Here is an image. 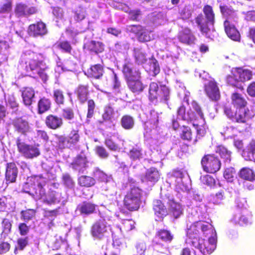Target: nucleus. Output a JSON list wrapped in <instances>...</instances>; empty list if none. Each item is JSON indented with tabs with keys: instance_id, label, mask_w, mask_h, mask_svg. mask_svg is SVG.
Listing matches in <instances>:
<instances>
[{
	"instance_id": "774afa93",
	"label": "nucleus",
	"mask_w": 255,
	"mask_h": 255,
	"mask_svg": "<svg viewBox=\"0 0 255 255\" xmlns=\"http://www.w3.org/2000/svg\"><path fill=\"white\" fill-rule=\"evenodd\" d=\"M95 151L96 154L101 158L106 159L109 156V154L106 148L102 146L96 147Z\"/></svg>"
},
{
	"instance_id": "37998d69",
	"label": "nucleus",
	"mask_w": 255,
	"mask_h": 255,
	"mask_svg": "<svg viewBox=\"0 0 255 255\" xmlns=\"http://www.w3.org/2000/svg\"><path fill=\"white\" fill-rule=\"evenodd\" d=\"M133 57L135 62L138 64H142L147 61L146 53L141 48H134L133 50Z\"/></svg>"
},
{
	"instance_id": "c03bdc74",
	"label": "nucleus",
	"mask_w": 255,
	"mask_h": 255,
	"mask_svg": "<svg viewBox=\"0 0 255 255\" xmlns=\"http://www.w3.org/2000/svg\"><path fill=\"white\" fill-rule=\"evenodd\" d=\"M240 177L246 180L253 181L255 179V174L254 171L248 167L242 168L239 172Z\"/></svg>"
},
{
	"instance_id": "680f3d73",
	"label": "nucleus",
	"mask_w": 255,
	"mask_h": 255,
	"mask_svg": "<svg viewBox=\"0 0 255 255\" xmlns=\"http://www.w3.org/2000/svg\"><path fill=\"white\" fill-rule=\"evenodd\" d=\"M169 175L170 178H174L175 180H182L184 176V172L182 169L176 168L173 169L169 173Z\"/></svg>"
},
{
	"instance_id": "393cba45",
	"label": "nucleus",
	"mask_w": 255,
	"mask_h": 255,
	"mask_svg": "<svg viewBox=\"0 0 255 255\" xmlns=\"http://www.w3.org/2000/svg\"><path fill=\"white\" fill-rule=\"evenodd\" d=\"M75 94L79 103L84 104L88 100L89 87L88 85H80L76 89Z\"/></svg>"
},
{
	"instance_id": "8fccbe9b",
	"label": "nucleus",
	"mask_w": 255,
	"mask_h": 255,
	"mask_svg": "<svg viewBox=\"0 0 255 255\" xmlns=\"http://www.w3.org/2000/svg\"><path fill=\"white\" fill-rule=\"evenodd\" d=\"M36 210L34 209H27L20 212V218L24 221L27 222L35 218Z\"/></svg>"
},
{
	"instance_id": "13d9d810",
	"label": "nucleus",
	"mask_w": 255,
	"mask_h": 255,
	"mask_svg": "<svg viewBox=\"0 0 255 255\" xmlns=\"http://www.w3.org/2000/svg\"><path fill=\"white\" fill-rule=\"evenodd\" d=\"M56 136L58 140V144L60 147L62 148L72 147L70 145L68 136L66 137L63 135H56Z\"/></svg>"
},
{
	"instance_id": "0eeeda50",
	"label": "nucleus",
	"mask_w": 255,
	"mask_h": 255,
	"mask_svg": "<svg viewBox=\"0 0 255 255\" xmlns=\"http://www.w3.org/2000/svg\"><path fill=\"white\" fill-rule=\"evenodd\" d=\"M142 191L137 187L130 188L123 200L124 206L130 212L138 211L141 204Z\"/></svg>"
},
{
	"instance_id": "09e8293b",
	"label": "nucleus",
	"mask_w": 255,
	"mask_h": 255,
	"mask_svg": "<svg viewBox=\"0 0 255 255\" xmlns=\"http://www.w3.org/2000/svg\"><path fill=\"white\" fill-rule=\"evenodd\" d=\"M57 47L62 52L71 54L73 50L72 46L69 41L67 40H61L57 43Z\"/></svg>"
},
{
	"instance_id": "412c9836",
	"label": "nucleus",
	"mask_w": 255,
	"mask_h": 255,
	"mask_svg": "<svg viewBox=\"0 0 255 255\" xmlns=\"http://www.w3.org/2000/svg\"><path fill=\"white\" fill-rule=\"evenodd\" d=\"M83 49L90 53L98 54L105 50V45L101 41L91 40L83 45Z\"/></svg>"
},
{
	"instance_id": "5701e85b",
	"label": "nucleus",
	"mask_w": 255,
	"mask_h": 255,
	"mask_svg": "<svg viewBox=\"0 0 255 255\" xmlns=\"http://www.w3.org/2000/svg\"><path fill=\"white\" fill-rule=\"evenodd\" d=\"M18 174V168L14 162L7 163L6 166L5 179L6 183L16 181Z\"/></svg>"
},
{
	"instance_id": "2f4dec72",
	"label": "nucleus",
	"mask_w": 255,
	"mask_h": 255,
	"mask_svg": "<svg viewBox=\"0 0 255 255\" xmlns=\"http://www.w3.org/2000/svg\"><path fill=\"white\" fill-rule=\"evenodd\" d=\"M23 103L26 106H30L35 97L34 90L30 87L24 88L21 92Z\"/></svg>"
},
{
	"instance_id": "e433bc0d",
	"label": "nucleus",
	"mask_w": 255,
	"mask_h": 255,
	"mask_svg": "<svg viewBox=\"0 0 255 255\" xmlns=\"http://www.w3.org/2000/svg\"><path fill=\"white\" fill-rule=\"evenodd\" d=\"M128 155L133 161L139 160L144 156L142 148L137 144H135L129 150Z\"/></svg>"
},
{
	"instance_id": "ea45409f",
	"label": "nucleus",
	"mask_w": 255,
	"mask_h": 255,
	"mask_svg": "<svg viewBox=\"0 0 255 255\" xmlns=\"http://www.w3.org/2000/svg\"><path fill=\"white\" fill-rule=\"evenodd\" d=\"M1 225L2 231L0 234V239L4 240L11 231L12 224L8 219L4 218L2 220Z\"/></svg>"
},
{
	"instance_id": "dca6fc26",
	"label": "nucleus",
	"mask_w": 255,
	"mask_h": 255,
	"mask_svg": "<svg viewBox=\"0 0 255 255\" xmlns=\"http://www.w3.org/2000/svg\"><path fill=\"white\" fill-rule=\"evenodd\" d=\"M89 161L84 154H78L70 163V167L79 173H83L88 167Z\"/></svg>"
},
{
	"instance_id": "49530a36",
	"label": "nucleus",
	"mask_w": 255,
	"mask_h": 255,
	"mask_svg": "<svg viewBox=\"0 0 255 255\" xmlns=\"http://www.w3.org/2000/svg\"><path fill=\"white\" fill-rule=\"evenodd\" d=\"M67 136L69 141L70 142V145L72 146V147H74L80 140L79 129L77 128H73Z\"/></svg>"
},
{
	"instance_id": "c9c22d12",
	"label": "nucleus",
	"mask_w": 255,
	"mask_h": 255,
	"mask_svg": "<svg viewBox=\"0 0 255 255\" xmlns=\"http://www.w3.org/2000/svg\"><path fill=\"white\" fill-rule=\"evenodd\" d=\"M179 136L182 140L190 142L193 138V132L189 127L183 125L180 128Z\"/></svg>"
},
{
	"instance_id": "c756f323",
	"label": "nucleus",
	"mask_w": 255,
	"mask_h": 255,
	"mask_svg": "<svg viewBox=\"0 0 255 255\" xmlns=\"http://www.w3.org/2000/svg\"><path fill=\"white\" fill-rule=\"evenodd\" d=\"M232 105L236 108H247L248 102L245 97L240 93L234 92L231 95Z\"/></svg>"
},
{
	"instance_id": "c85d7f7f",
	"label": "nucleus",
	"mask_w": 255,
	"mask_h": 255,
	"mask_svg": "<svg viewBox=\"0 0 255 255\" xmlns=\"http://www.w3.org/2000/svg\"><path fill=\"white\" fill-rule=\"evenodd\" d=\"M140 78H135L127 81L129 90L133 94L138 95L143 91L145 85L140 80Z\"/></svg>"
},
{
	"instance_id": "f3484780",
	"label": "nucleus",
	"mask_w": 255,
	"mask_h": 255,
	"mask_svg": "<svg viewBox=\"0 0 255 255\" xmlns=\"http://www.w3.org/2000/svg\"><path fill=\"white\" fill-rule=\"evenodd\" d=\"M44 122L46 126L52 130L60 128L63 125L62 118L52 114L45 117Z\"/></svg>"
},
{
	"instance_id": "20e7f679",
	"label": "nucleus",
	"mask_w": 255,
	"mask_h": 255,
	"mask_svg": "<svg viewBox=\"0 0 255 255\" xmlns=\"http://www.w3.org/2000/svg\"><path fill=\"white\" fill-rule=\"evenodd\" d=\"M202 10L204 16L200 13L195 18V21L201 33L207 36L210 30L209 25L215 24V13L213 7L209 4H205Z\"/></svg>"
},
{
	"instance_id": "7c9ffc66",
	"label": "nucleus",
	"mask_w": 255,
	"mask_h": 255,
	"mask_svg": "<svg viewBox=\"0 0 255 255\" xmlns=\"http://www.w3.org/2000/svg\"><path fill=\"white\" fill-rule=\"evenodd\" d=\"M219 8L222 16L226 18L225 20L230 21L237 18L236 10L232 6H228L226 4H220Z\"/></svg>"
},
{
	"instance_id": "9d476101",
	"label": "nucleus",
	"mask_w": 255,
	"mask_h": 255,
	"mask_svg": "<svg viewBox=\"0 0 255 255\" xmlns=\"http://www.w3.org/2000/svg\"><path fill=\"white\" fill-rule=\"evenodd\" d=\"M203 170L207 173H215L220 170L221 163L219 158L213 154L205 155L201 159Z\"/></svg>"
},
{
	"instance_id": "aec40b11",
	"label": "nucleus",
	"mask_w": 255,
	"mask_h": 255,
	"mask_svg": "<svg viewBox=\"0 0 255 255\" xmlns=\"http://www.w3.org/2000/svg\"><path fill=\"white\" fill-rule=\"evenodd\" d=\"M122 71L127 81L135 78H140L139 70L134 68L132 64L129 62L124 64Z\"/></svg>"
},
{
	"instance_id": "4468645a",
	"label": "nucleus",
	"mask_w": 255,
	"mask_h": 255,
	"mask_svg": "<svg viewBox=\"0 0 255 255\" xmlns=\"http://www.w3.org/2000/svg\"><path fill=\"white\" fill-rule=\"evenodd\" d=\"M27 32L30 36L34 37H41L48 33L46 24L41 20L30 24L27 29Z\"/></svg>"
},
{
	"instance_id": "cd10ccee",
	"label": "nucleus",
	"mask_w": 255,
	"mask_h": 255,
	"mask_svg": "<svg viewBox=\"0 0 255 255\" xmlns=\"http://www.w3.org/2000/svg\"><path fill=\"white\" fill-rule=\"evenodd\" d=\"M224 26L225 32L229 38L234 41H240V34L235 26L232 24L230 21L225 20Z\"/></svg>"
},
{
	"instance_id": "052dcab7",
	"label": "nucleus",
	"mask_w": 255,
	"mask_h": 255,
	"mask_svg": "<svg viewBox=\"0 0 255 255\" xmlns=\"http://www.w3.org/2000/svg\"><path fill=\"white\" fill-rule=\"evenodd\" d=\"M235 170L233 167L226 168L224 172V177L228 182H233L235 178Z\"/></svg>"
},
{
	"instance_id": "f8f14e48",
	"label": "nucleus",
	"mask_w": 255,
	"mask_h": 255,
	"mask_svg": "<svg viewBox=\"0 0 255 255\" xmlns=\"http://www.w3.org/2000/svg\"><path fill=\"white\" fill-rule=\"evenodd\" d=\"M14 130L17 133L26 135L30 132V127L28 121L23 117H15L12 121Z\"/></svg>"
},
{
	"instance_id": "e2e57ef3",
	"label": "nucleus",
	"mask_w": 255,
	"mask_h": 255,
	"mask_svg": "<svg viewBox=\"0 0 255 255\" xmlns=\"http://www.w3.org/2000/svg\"><path fill=\"white\" fill-rule=\"evenodd\" d=\"M104 143L111 150L116 151H120L121 149V147L119 145L115 143L111 138H107L105 139Z\"/></svg>"
},
{
	"instance_id": "a18cd8bd",
	"label": "nucleus",
	"mask_w": 255,
	"mask_h": 255,
	"mask_svg": "<svg viewBox=\"0 0 255 255\" xmlns=\"http://www.w3.org/2000/svg\"><path fill=\"white\" fill-rule=\"evenodd\" d=\"M121 124L124 129L129 130L134 127V121L132 117L128 115H125L121 118Z\"/></svg>"
},
{
	"instance_id": "603ef678",
	"label": "nucleus",
	"mask_w": 255,
	"mask_h": 255,
	"mask_svg": "<svg viewBox=\"0 0 255 255\" xmlns=\"http://www.w3.org/2000/svg\"><path fill=\"white\" fill-rule=\"evenodd\" d=\"M152 32L151 30H148L144 26L141 31L137 36V39L140 42H146L151 41L152 39V36L150 35Z\"/></svg>"
},
{
	"instance_id": "a211bd4d",
	"label": "nucleus",
	"mask_w": 255,
	"mask_h": 255,
	"mask_svg": "<svg viewBox=\"0 0 255 255\" xmlns=\"http://www.w3.org/2000/svg\"><path fill=\"white\" fill-rule=\"evenodd\" d=\"M152 209L154 215L159 221H162L164 218L168 214V210L166 206L164 205V203L159 199L153 201Z\"/></svg>"
},
{
	"instance_id": "f257e3e1",
	"label": "nucleus",
	"mask_w": 255,
	"mask_h": 255,
	"mask_svg": "<svg viewBox=\"0 0 255 255\" xmlns=\"http://www.w3.org/2000/svg\"><path fill=\"white\" fill-rule=\"evenodd\" d=\"M186 235L187 243L204 255L211 254L216 248V233L211 223L196 221L187 229Z\"/></svg>"
},
{
	"instance_id": "7ed1b4c3",
	"label": "nucleus",
	"mask_w": 255,
	"mask_h": 255,
	"mask_svg": "<svg viewBox=\"0 0 255 255\" xmlns=\"http://www.w3.org/2000/svg\"><path fill=\"white\" fill-rule=\"evenodd\" d=\"M253 71L243 67L233 68L231 73L226 77V82L228 85L237 88L241 91L244 90V87L241 83H245L253 78Z\"/></svg>"
},
{
	"instance_id": "4d7b16f0",
	"label": "nucleus",
	"mask_w": 255,
	"mask_h": 255,
	"mask_svg": "<svg viewBox=\"0 0 255 255\" xmlns=\"http://www.w3.org/2000/svg\"><path fill=\"white\" fill-rule=\"evenodd\" d=\"M62 119L67 121H71L74 119L75 114L73 110L71 108H65L61 110Z\"/></svg>"
},
{
	"instance_id": "6e6552de",
	"label": "nucleus",
	"mask_w": 255,
	"mask_h": 255,
	"mask_svg": "<svg viewBox=\"0 0 255 255\" xmlns=\"http://www.w3.org/2000/svg\"><path fill=\"white\" fill-rule=\"evenodd\" d=\"M110 225L105 217L96 221L91 226L90 234L95 239L102 240L107 237L109 234Z\"/></svg>"
},
{
	"instance_id": "3c124183",
	"label": "nucleus",
	"mask_w": 255,
	"mask_h": 255,
	"mask_svg": "<svg viewBox=\"0 0 255 255\" xmlns=\"http://www.w3.org/2000/svg\"><path fill=\"white\" fill-rule=\"evenodd\" d=\"M53 99L55 103L58 106L63 105L65 103V96L64 92L60 89L53 90Z\"/></svg>"
},
{
	"instance_id": "ddd939ff",
	"label": "nucleus",
	"mask_w": 255,
	"mask_h": 255,
	"mask_svg": "<svg viewBox=\"0 0 255 255\" xmlns=\"http://www.w3.org/2000/svg\"><path fill=\"white\" fill-rule=\"evenodd\" d=\"M177 37L179 42L188 45L195 44L196 40V36L188 27L182 26Z\"/></svg>"
},
{
	"instance_id": "a19ab883",
	"label": "nucleus",
	"mask_w": 255,
	"mask_h": 255,
	"mask_svg": "<svg viewBox=\"0 0 255 255\" xmlns=\"http://www.w3.org/2000/svg\"><path fill=\"white\" fill-rule=\"evenodd\" d=\"M78 184L83 187H91L96 184V180L93 177L81 175L78 179Z\"/></svg>"
},
{
	"instance_id": "69168bd1",
	"label": "nucleus",
	"mask_w": 255,
	"mask_h": 255,
	"mask_svg": "<svg viewBox=\"0 0 255 255\" xmlns=\"http://www.w3.org/2000/svg\"><path fill=\"white\" fill-rule=\"evenodd\" d=\"M95 177L101 182H107L108 181V175L103 171L97 169L94 172Z\"/></svg>"
},
{
	"instance_id": "4c0bfd02",
	"label": "nucleus",
	"mask_w": 255,
	"mask_h": 255,
	"mask_svg": "<svg viewBox=\"0 0 255 255\" xmlns=\"http://www.w3.org/2000/svg\"><path fill=\"white\" fill-rule=\"evenodd\" d=\"M243 156L246 160L255 162V140L253 139L249 142Z\"/></svg>"
},
{
	"instance_id": "5fc2aeb1",
	"label": "nucleus",
	"mask_w": 255,
	"mask_h": 255,
	"mask_svg": "<svg viewBox=\"0 0 255 255\" xmlns=\"http://www.w3.org/2000/svg\"><path fill=\"white\" fill-rule=\"evenodd\" d=\"M192 11L190 5L185 4L179 10V14L182 19L186 20L192 16Z\"/></svg>"
},
{
	"instance_id": "6ab92c4d",
	"label": "nucleus",
	"mask_w": 255,
	"mask_h": 255,
	"mask_svg": "<svg viewBox=\"0 0 255 255\" xmlns=\"http://www.w3.org/2000/svg\"><path fill=\"white\" fill-rule=\"evenodd\" d=\"M104 67L101 64L92 65L87 69L86 75L89 78L99 80L104 74Z\"/></svg>"
},
{
	"instance_id": "de8ad7c7",
	"label": "nucleus",
	"mask_w": 255,
	"mask_h": 255,
	"mask_svg": "<svg viewBox=\"0 0 255 255\" xmlns=\"http://www.w3.org/2000/svg\"><path fill=\"white\" fill-rule=\"evenodd\" d=\"M170 98V90L165 85L160 86V90L158 97V102L167 103Z\"/></svg>"
},
{
	"instance_id": "bf43d9fd",
	"label": "nucleus",
	"mask_w": 255,
	"mask_h": 255,
	"mask_svg": "<svg viewBox=\"0 0 255 255\" xmlns=\"http://www.w3.org/2000/svg\"><path fill=\"white\" fill-rule=\"evenodd\" d=\"M193 127L195 128L196 129V138L194 140V142H196L198 140L197 138H201L202 137H203L206 134V129L205 127L203 126H200L198 124H193Z\"/></svg>"
},
{
	"instance_id": "f704fd0d",
	"label": "nucleus",
	"mask_w": 255,
	"mask_h": 255,
	"mask_svg": "<svg viewBox=\"0 0 255 255\" xmlns=\"http://www.w3.org/2000/svg\"><path fill=\"white\" fill-rule=\"evenodd\" d=\"M160 86L155 82L150 83L148 89V99L152 102H157Z\"/></svg>"
},
{
	"instance_id": "473e14b6",
	"label": "nucleus",
	"mask_w": 255,
	"mask_h": 255,
	"mask_svg": "<svg viewBox=\"0 0 255 255\" xmlns=\"http://www.w3.org/2000/svg\"><path fill=\"white\" fill-rule=\"evenodd\" d=\"M155 237L165 243H171L174 239V236L171 232L164 229L158 230L155 233Z\"/></svg>"
},
{
	"instance_id": "2eb2a0df",
	"label": "nucleus",
	"mask_w": 255,
	"mask_h": 255,
	"mask_svg": "<svg viewBox=\"0 0 255 255\" xmlns=\"http://www.w3.org/2000/svg\"><path fill=\"white\" fill-rule=\"evenodd\" d=\"M14 12L17 17H28L37 13V9L35 6H28L24 3L18 2L15 5Z\"/></svg>"
},
{
	"instance_id": "4be33fe9",
	"label": "nucleus",
	"mask_w": 255,
	"mask_h": 255,
	"mask_svg": "<svg viewBox=\"0 0 255 255\" xmlns=\"http://www.w3.org/2000/svg\"><path fill=\"white\" fill-rule=\"evenodd\" d=\"M168 213L175 219L178 218L183 214L181 204L175 201L174 199H169L167 202Z\"/></svg>"
},
{
	"instance_id": "9b49d317",
	"label": "nucleus",
	"mask_w": 255,
	"mask_h": 255,
	"mask_svg": "<svg viewBox=\"0 0 255 255\" xmlns=\"http://www.w3.org/2000/svg\"><path fill=\"white\" fill-rule=\"evenodd\" d=\"M205 93L213 102H218L221 99V93L218 84L214 79L209 81L204 86Z\"/></svg>"
},
{
	"instance_id": "0e129e2a",
	"label": "nucleus",
	"mask_w": 255,
	"mask_h": 255,
	"mask_svg": "<svg viewBox=\"0 0 255 255\" xmlns=\"http://www.w3.org/2000/svg\"><path fill=\"white\" fill-rule=\"evenodd\" d=\"M146 251V246L144 243H138L135 246L133 255H145Z\"/></svg>"
},
{
	"instance_id": "1a4fd4ad",
	"label": "nucleus",
	"mask_w": 255,
	"mask_h": 255,
	"mask_svg": "<svg viewBox=\"0 0 255 255\" xmlns=\"http://www.w3.org/2000/svg\"><path fill=\"white\" fill-rule=\"evenodd\" d=\"M16 144L18 152L26 159H32L40 154L38 145L28 144L18 138Z\"/></svg>"
},
{
	"instance_id": "79ce46f5",
	"label": "nucleus",
	"mask_w": 255,
	"mask_h": 255,
	"mask_svg": "<svg viewBox=\"0 0 255 255\" xmlns=\"http://www.w3.org/2000/svg\"><path fill=\"white\" fill-rule=\"evenodd\" d=\"M216 152L219 153L225 162H230L231 160V151L222 145H218L217 147Z\"/></svg>"
},
{
	"instance_id": "bb28decb",
	"label": "nucleus",
	"mask_w": 255,
	"mask_h": 255,
	"mask_svg": "<svg viewBox=\"0 0 255 255\" xmlns=\"http://www.w3.org/2000/svg\"><path fill=\"white\" fill-rule=\"evenodd\" d=\"M249 113L250 110L248 108L236 109L232 122L238 124H247V121L250 118Z\"/></svg>"
},
{
	"instance_id": "72a5a7b5",
	"label": "nucleus",
	"mask_w": 255,
	"mask_h": 255,
	"mask_svg": "<svg viewBox=\"0 0 255 255\" xmlns=\"http://www.w3.org/2000/svg\"><path fill=\"white\" fill-rule=\"evenodd\" d=\"M160 178V174L156 168L151 167L146 169L144 180L147 182H156Z\"/></svg>"
},
{
	"instance_id": "b1692460",
	"label": "nucleus",
	"mask_w": 255,
	"mask_h": 255,
	"mask_svg": "<svg viewBox=\"0 0 255 255\" xmlns=\"http://www.w3.org/2000/svg\"><path fill=\"white\" fill-rule=\"evenodd\" d=\"M97 205L91 201H85L79 204L78 210L82 215L89 216L96 212Z\"/></svg>"
},
{
	"instance_id": "39448f33",
	"label": "nucleus",
	"mask_w": 255,
	"mask_h": 255,
	"mask_svg": "<svg viewBox=\"0 0 255 255\" xmlns=\"http://www.w3.org/2000/svg\"><path fill=\"white\" fill-rule=\"evenodd\" d=\"M177 116L187 123H191L197 120L199 118L204 119V114L201 106L196 102L191 103V107L186 109L185 106L181 105L177 110Z\"/></svg>"
},
{
	"instance_id": "f03ea898",
	"label": "nucleus",
	"mask_w": 255,
	"mask_h": 255,
	"mask_svg": "<svg viewBox=\"0 0 255 255\" xmlns=\"http://www.w3.org/2000/svg\"><path fill=\"white\" fill-rule=\"evenodd\" d=\"M46 59L44 53L25 52L21 55L19 63L27 72L37 73L43 80L46 81L48 78L46 71L48 69Z\"/></svg>"
},
{
	"instance_id": "864d4df0",
	"label": "nucleus",
	"mask_w": 255,
	"mask_h": 255,
	"mask_svg": "<svg viewBox=\"0 0 255 255\" xmlns=\"http://www.w3.org/2000/svg\"><path fill=\"white\" fill-rule=\"evenodd\" d=\"M114 114V109L110 106H106L102 116L103 120L102 121H99V123L102 124L104 122L111 120L113 117Z\"/></svg>"
},
{
	"instance_id": "6e6d98bb",
	"label": "nucleus",
	"mask_w": 255,
	"mask_h": 255,
	"mask_svg": "<svg viewBox=\"0 0 255 255\" xmlns=\"http://www.w3.org/2000/svg\"><path fill=\"white\" fill-rule=\"evenodd\" d=\"M87 113L86 118L90 119L93 117L96 109V103L93 99H89L87 101Z\"/></svg>"
},
{
	"instance_id": "423d86ee",
	"label": "nucleus",
	"mask_w": 255,
	"mask_h": 255,
	"mask_svg": "<svg viewBox=\"0 0 255 255\" xmlns=\"http://www.w3.org/2000/svg\"><path fill=\"white\" fill-rule=\"evenodd\" d=\"M38 192L29 191L28 193L35 199L42 200V202L48 206L59 204L62 197L61 193L54 190L49 189L47 193L42 186H38Z\"/></svg>"
},
{
	"instance_id": "a878e982",
	"label": "nucleus",
	"mask_w": 255,
	"mask_h": 255,
	"mask_svg": "<svg viewBox=\"0 0 255 255\" xmlns=\"http://www.w3.org/2000/svg\"><path fill=\"white\" fill-rule=\"evenodd\" d=\"M51 107V99L45 96L41 97L37 101V112L39 115L43 114L50 111Z\"/></svg>"
},
{
	"instance_id": "338daca9",
	"label": "nucleus",
	"mask_w": 255,
	"mask_h": 255,
	"mask_svg": "<svg viewBox=\"0 0 255 255\" xmlns=\"http://www.w3.org/2000/svg\"><path fill=\"white\" fill-rule=\"evenodd\" d=\"M121 222L123 228L127 231H131L135 228V222L132 219H123Z\"/></svg>"
},
{
	"instance_id": "58836bf2",
	"label": "nucleus",
	"mask_w": 255,
	"mask_h": 255,
	"mask_svg": "<svg viewBox=\"0 0 255 255\" xmlns=\"http://www.w3.org/2000/svg\"><path fill=\"white\" fill-rule=\"evenodd\" d=\"M12 8V0H2L0 2V17H5L11 12Z\"/></svg>"
}]
</instances>
